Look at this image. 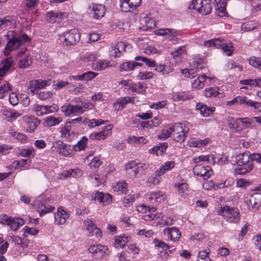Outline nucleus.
Here are the masks:
<instances>
[{
    "instance_id": "58",
    "label": "nucleus",
    "mask_w": 261,
    "mask_h": 261,
    "mask_svg": "<svg viewBox=\"0 0 261 261\" xmlns=\"http://www.w3.org/2000/svg\"><path fill=\"white\" fill-rule=\"evenodd\" d=\"M69 84V83L66 81H58L56 83L55 82H54L53 86L55 90H58L64 88Z\"/></svg>"
},
{
    "instance_id": "62",
    "label": "nucleus",
    "mask_w": 261,
    "mask_h": 261,
    "mask_svg": "<svg viewBox=\"0 0 261 261\" xmlns=\"http://www.w3.org/2000/svg\"><path fill=\"white\" fill-rule=\"evenodd\" d=\"M208 254V253L205 250L199 251L198 255L199 259L197 261H211Z\"/></svg>"
},
{
    "instance_id": "28",
    "label": "nucleus",
    "mask_w": 261,
    "mask_h": 261,
    "mask_svg": "<svg viewBox=\"0 0 261 261\" xmlns=\"http://www.w3.org/2000/svg\"><path fill=\"white\" fill-rule=\"evenodd\" d=\"M209 79L210 80L213 78L207 77L204 74L201 75H199L197 79H196L192 84L193 87L197 89H201L204 86V81L206 79Z\"/></svg>"
},
{
    "instance_id": "6",
    "label": "nucleus",
    "mask_w": 261,
    "mask_h": 261,
    "mask_svg": "<svg viewBox=\"0 0 261 261\" xmlns=\"http://www.w3.org/2000/svg\"><path fill=\"white\" fill-rule=\"evenodd\" d=\"M61 111L66 116L70 117L71 115L77 116L82 114L83 109L80 105L66 103L61 107Z\"/></svg>"
},
{
    "instance_id": "49",
    "label": "nucleus",
    "mask_w": 261,
    "mask_h": 261,
    "mask_svg": "<svg viewBox=\"0 0 261 261\" xmlns=\"http://www.w3.org/2000/svg\"><path fill=\"white\" fill-rule=\"evenodd\" d=\"M204 0H193L192 3L189 5L188 8L189 9H194L197 11L200 9L201 4L203 3Z\"/></svg>"
},
{
    "instance_id": "20",
    "label": "nucleus",
    "mask_w": 261,
    "mask_h": 261,
    "mask_svg": "<svg viewBox=\"0 0 261 261\" xmlns=\"http://www.w3.org/2000/svg\"><path fill=\"white\" fill-rule=\"evenodd\" d=\"M165 234H167L170 240L174 242L177 241L181 237L179 229L176 227L168 228L164 229Z\"/></svg>"
},
{
    "instance_id": "8",
    "label": "nucleus",
    "mask_w": 261,
    "mask_h": 261,
    "mask_svg": "<svg viewBox=\"0 0 261 261\" xmlns=\"http://www.w3.org/2000/svg\"><path fill=\"white\" fill-rule=\"evenodd\" d=\"M172 137L174 140L178 142H183L186 139V134L188 130L183 128L180 123H175L172 126Z\"/></svg>"
},
{
    "instance_id": "33",
    "label": "nucleus",
    "mask_w": 261,
    "mask_h": 261,
    "mask_svg": "<svg viewBox=\"0 0 261 261\" xmlns=\"http://www.w3.org/2000/svg\"><path fill=\"white\" fill-rule=\"evenodd\" d=\"M71 129V125H68V124L62 127L60 131L62 137L70 138L71 135H73L74 132Z\"/></svg>"
},
{
    "instance_id": "56",
    "label": "nucleus",
    "mask_w": 261,
    "mask_h": 261,
    "mask_svg": "<svg viewBox=\"0 0 261 261\" xmlns=\"http://www.w3.org/2000/svg\"><path fill=\"white\" fill-rule=\"evenodd\" d=\"M51 96L50 91H41L37 94V97L41 100H45L49 99Z\"/></svg>"
},
{
    "instance_id": "57",
    "label": "nucleus",
    "mask_w": 261,
    "mask_h": 261,
    "mask_svg": "<svg viewBox=\"0 0 261 261\" xmlns=\"http://www.w3.org/2000/svg\"><path fill=\"white\" fill-rule=\"evenodd\" d=\"M102 164V162L98 157L95 156L89 164L91 168L96 169L98 168Z\"/></svg>"
},
{
    "instance_id": "48",
    "label": "nucleus",
    "mask_w": 261,
    "mask_h": 261,
    "mask_svg": "<svg viewBox=\"0 0 261 261\" xmlns=\"http://www.w3.org/2000/svg\"><path fill=\"white\" fill-rule=\"evenodd\" d=\"M85 224L87 226V229L89 231L90 236H93V231L95 228L97 227L96 225L94 224L92 220L87 219L85 221Z\"/></svg>"
},
{
    "instance_id": "42",
    "label": "nucleus",
    "mask_w": 261,
    "mask_h": 261,
    "mask_svg": "<svg viewBox=\"0 0 261 261\" xmlns=\"http://www.w3.org/2000/svg\"><path fill=\"white\" fill-rule=\"evenodd\" d=\"M226 3L225 1L221 2L218 4L217 8H216L218 11V15L220 17L224 16L226 14Z\"/></svg>"
},
{
    "instance_id": "31",
    "label": "nucleus",
    "mask_w": 261,
    "mask_h": 261,
    "mask_svg": "<svg viewBox=\"0 0 261 261\" xmlns=\"http://www.w3.org/2000/svg\"><path fill=\"white\" fill-rule=\"evenodd\" d=\"M126 46V45L123 42L117 43L114 49L115 57L116 58L119 57L121 55L122 53L125 51Z\"/></svg>"
},
{
    "instance_id": "5",
    "label": "nucleus",
    "mask_w": 261,
    "mask_h": 261,
    "mask_svg": "<svg viewBox=\"0 0 261 261\" xmlns=\"http://www.w3.org/2000/svg\"><path fill=\"white\" fill-rule=\"evenodd\" d=\"M32 110L37 116H41L57 112L59 110V107L56 105L44 106L35 104Z\"/></svg>"
},
{
    "instance_id": "50",
    "label": "nucleus",
    "mask_w": 261,
    "mask_h": 261,
    "mask_svg": "<svg viewBox=\"0 0 261 261\" xmlns=\"http://www.w3.org/2000/svg\"><path fill=\"white\" fill-rule=\"evenodd\" d=\"M101 249L96 253L92 254L93 257L97 259H101L106 254V251L108 250L107 248L105 246H99Z\"/></svg>"
},
{
    "instance_id": "34",
    "label": "nucleus",
    "mask_w": 261,
    "mask_h": 261,
    "mask_svg": "<svg viewBox=\"0 0 261 261\" xmlns=\"http://www.w3.org/2000/svg\"><path fill=\"white\" fill-rule=\"evenodd\" d=\"M165 195L160 191L153 192L150 194L149 199L150 200H154L155 202H161L164 201Z\"/></svg>"
},
{
    "instance_id": "17",
    "label": "nucleus",
    "mask_w": 261,
    "mask_h": 261,
    "mask_svg": "<svg viewBox=\"0 0 261 261\" xmlns=\"http://www.w3.org/2000/svg\"><path fill=\"white\" fill-rule=\"evenodd\" d=\"M13 63V60L10 58H7L1 61L0 65V80L11 68Z\"/></svg>"
},
{
    "instance_id": "51",
    "label": "nucleus",
    "mask_w": 261,
    "mask_h": 261,
    "mask_svg": "<svg viewBox=\"0 0 261 261\" xmlns=\"http://www.w3.org/2000/svg\"><path fill=\"white\" fill-rule=\"evenodd\" d=\"M249 64L255 68L261 69V58L251 57L249 60Z\"/></svg>"
},
{
    "instance_id": "2",
    "label": "nucleus",
    "mask_w": 261,
    "mask_h": 261,
    "mask_svg": "<svg viewBox=\"0 0 261 261\" xmlns=\"http://www.w3.org/2000/svg\"><path fill=\"white\" fill-rule=\"evenodd\" d=\"M80 38V34L76 29L70 30L60 37V40L66 46L75 45L79 42Z\"/></svg>"
},
{
    "instance_id": "53",
    "label": "nucleus",
    "mask_w": 261,
    "mask_h": 261,
    "mask_svg": "<svg viewBox=\"0 0 261 261\" xmlns=\"http://www.w3.org/2000/svg\"><path fill=\"white\" fill-rule=\"evenodd\" d=\"M121 70H123L125 71H129L134 69L133 62H124L120 66Z\"/></svg>"
},
{
    "instance_id": "36",
    "label": "nucleus",
    "mask_w": 261,
    "mask_h": 261,
    "mask_svg": "<svg viewBox=\"0 0 261 261\" xmlns=\"http://www.w3.org/2000/svg\"><path fill=\"white\" fill-rule=\"evenodd\" d=\"M219 90L217 87H211L208 89H205L204 92V95L206 97L218 96L220 94V93L218 92Z\"/></svg>"
},
{
    "instance_id": "3",
    "label": "nucleus",
    "mask_w": 261,
    "mask_h": 261,
    "mask_svg": "<svg viewBox=\"0 0 261 261\" xmlns=\"http://www.w3.org/2000/svg\"><path fill=\"white\" fill-rule=\"evenodd\" d=\"M204 45L207 47L221 48L227 56H230L233 51L232 46L227 44L225 40L220 38H215L205 41Z\"/></svg>"
},
{
    "instance_id": "24",
    "label": "nucleus",
    "mask_w": 261,
    "mask_h": 261,
    "mask_svg": "<svg viewBox=\"0 0 261 261\" xmlns=\"http://www.w3.org/2000/svg\"><path fill=\"white\" fill-rule=\"evenodd\" d=\"M147 88V87L146 84L139 82L138 83H134L132 85L130 86L129 89L133 92H137L141 94H145Z\"/></svg>"
},
{
    "instance_id": "21",
    "label": "nucleus",
    "mask_w": 261,
    "mask_h": 261,
    "mask_svg": "<svg viewBox=\"0 0 261 261\" xmlns=\"http://www.w3.org/2000/svg\"><path fill=\"white\" fill-rule=\"evenodd\" d=\"M196 109L200 111L203 117H207L212 114L215 110L214 107H208L205 105L199 102L196 105Z\"/></svg>"
},
{
    "instance_id": "46",
    "label": "nucleus",
    "mask_w": 261,
    "mask_h": 261,
    "mask_svg": "<svg viewBox=\"0 0 261 261\" xmlns=\"http://www.w3.org/2000/svg\"><path fill=\"white\" fill-rule=\"evenodd\" d=\"M32 64V60L29 56H27L19 61V67L21 68H26Z\"/></svg>"
},
{
    "instance_id": "25",
    "label": "nucleus",
    "mask_w": 261,
    "mask_h": 261,
    "mask_svg": "<svg viewBox=\"0 0 261 261\" xmlns=\"http://www.w3.org/2000/svg\"><path fill=\"white\" fill-rule=\"evenodd\" d=\"M125 169L127 173L131 176H135L139 172V166L138 164L132 161L126 165Z\"/></svg>"
},
{
    "instance_id": "9",
    "label": "nucleus",
    "mask_w": 261,
    "mask_h": 261,
    "mask_svg": "<svg viewBox=\"0 0 261 261\" xmlns=\"http://www.w3.org/2000/svg\"><path fill=\"white\" fill-rule=\"evenodd\" d=\"M0 222L7 224L13 230H16L19 226L24 224L23 219L20 218L12 219L6 215L0 217Z\"/></svg>"
},
{
    "instance_id": "45",
    "label": "nucleus",
    "mask_w": 261,
    "mask_h": 261,
    "mask_svg": "<svg viewBox=\"0 0 261 261\" xmlns=\"http://www.w3.org/2000/svg\"><path fill=\"white\" fill-rule=\"evenodd\" d=\"M108 67V63L106 61H98L93 65V69L95 70L101 71Z\"/></svg>"
},
{
    "instance_id": "55",
    "label": "nucleus",
    "mask_w": 261,
    "mask_h": 261,
    "mask_svg": "<svg viewBox=\"0 0 261 261\" xmlns=\"http://www.w3.org/2000/svg\"><path fill=\"white\" fill-rule=\"evenodd\" d=\"M172 126L169 128L163 130L162 133L159 136V138L160 139H165L169 137L173 133Z\"/></svg>"
},
{
    "instance_id": "41",
    "label": "nucleus",
    "mask_w": 261,
    "mask_h": 261,
    "mask_svg": "<svg viewBox=\"0 0 261 261\" xmlns=\"http://www.w3.org/2000/svg\"><path fill=\"white\" fill-rule=\"evenodd\" d=\"M210 140L208 138L204 140H199L198 141H191L189 142L190 147H201L203 145L207 144Z\"/></svg>"
},
{
    "instance_id": "12",
    "label": "nucleus",
    "mask_w": 261,
    "mask_h": 261,
    "mask_svg": "<svg viewBox=\"0 0 261 261\" xmlns=\"http://www.w3.org/2000/svg\"><path fill=\"white\" fill-rule=\"evenodd\" d=\"M157 34L159 36H165L173 43L177 42V31L173 29H162L158 31Z\"/></svg>"
},
{
    "instance_id": "63",
    "label": "nucleus",
    "mask_w": 261,
    "mask_h": 261,
    "mask_svg": "<svg viewBox=\"0 0 261 261\" xmlns=\"http://www.w3.org/2000/svg\"><path fill=\"white\" fill-rule=\"evenodd\" d=\"M11 20L9 17H6L3 19H0V29H4L11 24Z\"/></svg>"
},
{
    "instance_id": "13",
    "label": "nucleus",
    "mask_w": 261,
    "mask_h": 261,
    "mask_svg": "<svg viewBox=\"0 0 261 261\" xmlns=\"http://www.w3.org/2000/svg\"><path fill=\"white\" fill-rule=\"evenodd\" d=\"M224 218L229 223H238L240 219L239 211L237 208L229 207L224 215Z\"/></svg>"
},
{
    "instance_id": "32",
    "label": "nucleus",
    "mask_w": 261,
    "mask_h": 261,
    "mask_svg": "<svg viewBox=\"0 0 261 261\" xmlns=\"http://www.w3.org/2000/svg\"><path fill=\"white\" fill-rule=\"evenodd\" d=\"M62 121L61 117L56 118L53 116H49L46 118L45 121V126L50 127L59 124Z\"/></svg>"
},
{
    "instance_id": "38",
    "label": "nucleus",
    "mask_w": 261,
    "mask_h": 261,
    "mask_svg": "<svg viewBox=\"0 0 261 261\" xmlns=\"http://www.w3.org/2000/svg\"><path fill=\"white\" fill-rule=\"evenodd\" d=\"M63 13H58L54 11H50L47 13V21L51 22H55L58 18H61Z\"/></svg>"
},
{
    "instance_id": "52",
    "label": "nucleus",
    "mask_w": 261,
    "mask_h": 261,
    "mask_svg": "<svg viewBox=\"0 0 261 261\" xmlns=\"http://www.w3.org/2000/svg\"><path fill=\"white\" fill-rule=\"evenodd\" d=\"M30 160L28 159H21L18 161H15L14 162V164H15V168L18 169L20 167H24L25 166L30 163Z\"/></svg>"
},
{
    "instance_id": "4",
    "label": "nucleus",
    "mask_w": 261,
    "mask_h": 261,
    "mask_svg": "<svg viewBox=\"0 0 261 261\" xmlns=\"http://www.w3.org/2000/svg\"><path fill=\"white\" fill-rule=\"evenodd\" d=\"M236 162L239 166H244L241 168V173H245L252 169L253 165L250 162V152H245L239 153L236 156Z\"/></svg>"
},
{
    "instance_id": "14",
    "label": "nucleus",
    "mask_w": 261,
    "mask_h": 261,
    "mask_svg": "<svg viewBox=\"0 0 261 261\" xmlns=\"http://www.w3.org/2000/svg\"><path fill=\"white\" fill-rule=\"evenodd\" d=\"M69 217V214L62 207H59L57 212L54 215L55 224L58 225H63L66 223V220Z\"/></svg>"
},
{
    "instance_id": "22",
    "label": "nucleus",
    "mask_w": 261,
    "mask_h": 261,
    "mask_svg": "<svg viewBox=\"0 0 261 261\" xmlns=\"http://www.w3.org/2000/svg\"><path fill=\"white\" fill-rule=\"evenodd\" d=\"M94 199L97 200L100 203H102L103 205H107L111 202L112 196L109 194L97 192L95 194Z\"/></svg>"
},
{
    "instance_id": "47",
    "label": "nucleus",
    "mask_w": 261,
    "mask_h": 261,
    "mask_svg": "<svg viewBox=\"0 0 261 261\" xmlns=\"http://www.w3.org/2000/svg\"><path fill=\"white\" fill-rule=\"evenodd\" d=\"M88 138L83 137L82 139L77 142L76 146L75 147V151H80L84 150L87 146Z\"/></svg>"
},
{
    "instance_id": "26",
    "label": "nucleus",
    "mask_w": 261,
    "mask_h": 261,
    "mask_svg": "<svg viewBox=\"0 0 261 261\" xmlns=\"http://www.w3.org/2000/svg\"><path fill=\"white\" fill-rule=\"evenodd\" d=\"M168 147L167 143H160L158 145L153 147L152 149L149 150V153L151 154H155L157 156L161 155L166 150Z\"/></svg>"
},
{
    "instance_id": "59",
    "label": "nucleus",
    "mask_w": 261,
    "mask_h": 261,
    "mask_svg": "<svg viewBox=\"0 0 261 261\" xmlns=\"http://www.w3.org/2000/svg\"><path fill=\"white\" fill-rule=\"evenodd\" d=\"M117 100L119 101L120 105L124 108L125 107V105L128 102H133V98L130 97H121L117 99Z\"/></svg>"
},
{
    "instance_id": "23",
    "label": "nucleus",
    "mask_w": 261,
    "mask_h": 261,
    "mask_svg": "<svg viewBox=\"0 0 261 261\" xmlns=\"http://www.w3.org/2000/svg\"><path fill=\"white\" fill-rule=\"evenodd\" d=\"M34 205H38V211H39V216L42 217L44 214L52 212L55 209L54 206L50 205H45L40 201H36Z\"/></svg>"
},
{
    "instance_id": "16",
    "label": "nucleus",
    "mask_w": 261,
    "mask_h": 261,
    "mask_svg": "<svg viewBox=\"0 0 261 261\" xmlns=\"http://www.w3.org/2000/svg\"><path fill=\"white\" fill-rule=\"evenodd\" d=\"M81 170L77 169H69L59 174L58 176V179L64 180L71 177L76 178L82 175Z\"/></svg>"
},
{
    "instance_id": "35",
    "label": "nucleus",
    "mask_w": 261,
    "mask_h": 261,
    "mask_svg": "<svg viewBox=\"0 0 261 261\" xmlns=\"http://www.w3.org/2000/svg\"><path fill=\"white\" fill-rule=\"evenodd\" d=\"M240 84L245 85H249L254 87L261 86V79L256 80L247 79L240 81Z\"/></svg>"
},
{
    "instance_id": "10",
    "label": "nucleus",
    "mask_w": 261,
    "mask_h": 261,
    "mask_svg": "<svg viewBox=\"0 0 261 261\" xmlns=\"http://www.w3.org/2000/svg\"><path fill=\"white\" fill-rule=\"evenodd\" d=\"M193 171L194 174L201 177L204 180L208 179L213 173V171L210 166H204L202 164L196 165L193 168Z\"/></svg>"
},
{
    "instance_id": "27",
    "label": "nucleus",
    "mask_w": 261,
    "mask_h": 261,
    "mask_svg": "<svg viewBox=\"0 0 261 261\" xmlns=\"http://www.w3.org/2000/svg\"><path fill=\"white\" fill-rule=\"evenodd\" d=\"M175 166V163L173 161L166 162L165 165L160 167V169H158L155 171V174L160 176L164 174L165 171L170 170Z\"/></svg>"
},
{
    "instance_id": "29",
    "label": "nucleus",
    "mask_w": 261,
    "mask_h": 261,
    "mask_svg": "<svg viewBox=\"0 0 261 261\" xmlns=\"http://www.w3.org/2000/svg\"><path fill=\"white\" fill-rule=\"evenodd\" d=\"M201 5L200 9L198 11L199 13L202 15H207L211 12V0H204Z\"/></svg>"
},
{
    "instance_id": "7",
    "label": "nucleus",
    "mask_w": 261,
    "mask_h": 261,
    "mask_svg": "<svg viewBox=\"0 0 261 261\" xmlns=\"http://www.w3.org/2000/svg\"><path fill=\"white\" fill-rule=\"evenodd\" d=\"M88 11L89 15L95 19L103 17L106 12L105 7L101 4H91L88 7Z\"/></svg>"
},
{
    "instance_id": "19",
    "label": "nucleus",
    "mask_w": 261,
    "mask_h": 261,
    "mask_svg": "<svg viewBox=\"0 0 261 261\" xmlns=\"http://www.w3.org/2000/svg\"><path fill=\"white\" fill-rule=\"evenodd\" d=\"M250 100L251 99L246 96H238L232 100L228 101L227 105L228 106H230L234 104H239L243 105L244 108H247Z\"/></svg>"
},
{
    "instance_id": "39",
    "label": "nucleus",
    "mask_w": 261,
    "mask_h": 261,
    "mask_svg": "<svg viewBox=\"0 0 261 261\" xmlns=\"http://www.w3.org/2000/svg\"><path fill=\"white\" fill-rule=\"evenodd\" d=\"M12 86L8 83H6L0 86V98L2 99L5 94L12 90Z\"/></svg>"
},
{
    "instance_id": "37",
    "label": "nucleus",
    "mask_w": 261,
    "mask_h": 261,
    "mask_svg": "<svg viewBox=\"0 0 261 261\" xmlns=\"http://www.w3.org/2000/svg\"><path fill=\"white\" fill-rule=\"evenodd\" d=\"M185 54V47L181 46L178 47L177 49H175L174 51L171 53V56L176 60H178V58L180 59Z\"/></svg>"
},
{
    "instance_id": "30",
    "label": "nucleus",
    "mask_w": 261,
    "mask_h": 261,
    "mask_svg": "<svg viewBox=\"0 0 261 261\" xmlns=\"http://www.w3.org/2000/svg\"><path fill=\"white\" fill-rule=\"evenodd\" d=\"M128 242V238L122 236H116L115 238L114 246L115 248H123Z\"/></svg>"
},
{
    "instance_id": "18",
    "label": "nucleus",
    "mask_w": 261,
    "mask_h": 261,
    "mask_svg": "<svg viewBox=\"0 0 261 261\" xmlns=\"http://www.w3.org/2000/svg\"><path fill=\"white\" fill-rule=\"evenodd\" d=\"M261 205V193L253 194L249 199V207H251L255 211Z\"/></svg>"
},
{
    "instance_id": "40",
    "label": "nucleus",
    "mask_w": 261,
    "mask_h": 261,
    "mask_svg": "<svg viewBox=\"0 0 261 261\" xmlns=\"http://www.w3.org/2000/svg\"><path fill=\"white\" fill-rule=\"evenodd\" d=\"M40 123V120L37 118H35L29 121L28 128L27 129L28 132L29 133L34 132V130L37 128Z\"/></svg>"
},
{
    "instance_id": "61",
    "label": "nucleus",
    "mask_w": 261,
    "mask_h": 261,
    "mask_svg": "<svg viewBox=\"0 0 261 261\" xmlns=\"http://www.w3.org/2000/svg\"><path fill=\"white\" fill-rule=\"evenodd\" d=\"M9 100L10 103L13 106H16L19 102V99L18 96L14 92H12L10 94Z\"/></svg>"
},
{
    "instance_id": "15",
    "label": "nucleus",
    "mask_w": 261,
    "mask_h": 261,
    "mask_svg": "<svg viewBox=\"0 0 261 261\" xmlns=\"http://www.w3.org/2000/svg\"><path fill=\"white\" fill-rule=\"evenodd\" d=\"M141 3V0H122L121 1L120 7L124 12H128L130 9H134Z\"/></svg>"
},
{
    "instance_id": "64",
    "label": "nucleus",
    "mask_w": 261,
    "mask_h": 261,
    "mask_svg": "<svg viewBox=\"0 0 261 261\" xmlns=\"http://www.w3.org/2000/svg\"><path fill=\"white\" fill-rule=\"evenodd\" d=\"M137 234L139 236H144L146 238H150L153 234V232L151 230H146L145 229L138 230Z\"/></svg>"
},
{
    "instance_id": "44",
    "label": "nucleus",
    "mask_w": 261,
    "mask_h": 261,
    "mask_svg": "<svg viewBox=\"0 0 261 261\" xmlns=\"http://www.w3.org/2000/svg\"><path fill=\"white\" fill-rule=\"evenodd\" d=\"M10 135L15 139L20 141L21 142L25 141L27 137L23 134L18 133L14 129H11L10 131Z\"/></svg>"
},
{
    "instance_id": "43",
    "label": "nucleus",
    "mask_w": 261,
    "mask_h": 261,
    "mask_svg": "<svg viewBox=\"0 0 261 261\" xmlns=\"http://www.w3.org/2000/svg\"><path fill=\"white\" fill-rule=\"evenodd\" d=\"M47 82L45 81L40 82L39 80H33L30 81V85L35 88L38 90L44 88Z\"/></svg>"
},
{
    "instance_id": "11",
    "label": "nucleus",
    "mask_w": 261,
    "mask_h": 261,
    "mask_svg": "<svg viewBox=\"0 0 261 261\" xmlns=\"http://www.w3.org/2000/svg\"><path fill=\"white\" fill-rule=\"evenodd\" d=\"M153 243L155 247H158L163 249L158 254V258L159 259L161 258L163 261H166L168 256L167 250L171 248L170 246L161 240L156 239L153 240Z\"/></svg>"
},
{
    "instance_id": "54",
    "label": "nucleus",
    "mask_w": 261,
    "mask_h": 261,
    "mask_svg": "<svg viewBox=\"0 0 261 261\" xmlns=\"http://www.w3.org/2000/svg\"><path fill=\"white\" fill-rule=\"evenodd\" d=\"M112 128L113 125L112 124H109L105 127L102 131L100 132L101 134L102 138L106 139L107 137L110 136L112 133L111 130Z\"/></svg>"
},
{
    "instance_id": "1",
    "label": "nucleus",
    "mask_w": 261,
    "mask_h": 261,
    "mask_svg": "<svg viewBox=\"0 0 261 261\" xmlns=\"http://www.w3.org/2000/svg\"><path fill=\"white\" fill-rule=\"evenodd\" d=\"M6 37L8 40L4 53L7 57L10 55V53L12 50L17 49L23 42L30 40L29 36L25 34H22L18 37H15L13 36V32H10V34H7Z\"/></svg>"
},
{
    "instance_id": "60",
    "label": "nucleus",
    "mask_w": 261,
    "mask_h": 261,
    "mask_svg": "<svg viewBox=\"0 0 261 261\" xmlns=\"http://www.w3.org/2000/svg\"><path fill=\"white\" fill-rule=\"evenodd\" d=\"M8 246V243L5 242L0 247V261H6V258L3 255L7 251Z\"/></svg>"
}]
</instances>
